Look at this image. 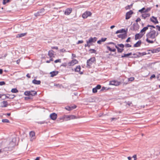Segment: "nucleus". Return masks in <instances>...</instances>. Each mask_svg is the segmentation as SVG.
<instances>
[{
	"label": "nucleus",
	"instance_id": "nucleus-4",
	"mask_svg": "<svg viewBox=\"0 0 160 160\" xmlns=\"http://www.w3.org/2000/svg\"><path fill=\"white\" fill-rule=\"evenodd\" d=\"M44 8H42L37 12L34 13V15L36 17L39 16H42L44 14Z\"/></svg>",
	"mask_w": 160,
	"mask_h": 160
},
{
	"label": "nucleus",
	"instance_id": "nucleus-61",
	"mask_svg": "<svg viewBox=\"0 0 160 160\" xmlns=\"http://www.w3.org/2000/svg\"><path fill=\"white\" fill-rule=\"evenodd\" d=\"M86 42H87V44H88V47H90V46H91V43H88V42L87 41H86Z\"/></svg>",
	"mask_w": 160,
	"mask_h": 160
},
{
	"label": "nucleus",
	"instance_id": "nucleus-48",
	"mask_svg": "<svg viewBox=\"0 0 160 160\" xmlns=\"http://www.w3.org/2000/svg\"><path fill=\"white\" fill-rule=\"evenodd\" d=\"M61 59H57L56 60H55V61H54V62L56 63H57V62H61Z\"/></svg>",
	"mask_w": 160,
	"mask_h": 160
},
{
	"label": "nucleus",
	"instance_id": "nucleus-51",
	"mask_svg": "<svg viewBox=\"0 0 160 160\" xmlns=\"http://www.w3.org/2000/svg\"><path fill=\"white\" fill-rule=\"evenodd\" d=\"M83 42V40H79L77 42V44H78L80 43H82Z\"/></svg>",
	"mask_w": 160,
	"mask_h": 160
},
{
	"label": "nucleus",
	"instance_id": "nucleus-44",
	"mask_svg": "<svg viewBox=\"0 0 160 160\" xmlns=\"http://www.w3.org/2000/svg\"><path fill=\"white\" fill-rule=\"evenodd\" d=\"M117 45L118 46L120 47V48H123L124 47V45L123 44H118Z\"/></svg>",
	"mask_w": 160,
	"mask_h": 160
},
{
	"label": "nucleus",
	"instance_id": "nucleus-56",
	"mask_svg": "<svg viewBox=\"0 0 160 160\" xmlns=\"http://www.w3.org/2000/svg\"><path fill=\"white\" fill-rule=\"evenodd\" d=\"M51 48L52 49H56V50H57L58 49V48L57 46L52 47H51Z\"/></svg>",
	"mask_w": 160,
	"mask_h": 160
},
{
	"label": "nucleus",
	"instance_id": "nucleus-55",
	"mask_svg": "<svg viewBox=\"0 0 160 160\" xmlns=\"http://www.w3.org/2000/svg\"><path fill=\"white\" fill-rule=\"evenodd\" d=\"M72 110L75 109L77 107V106L75 105H74L73 106H71Z\"/></svg>",
	"mask_w": 160,
	"mask_h": 160
},
{
	"label": "nucleus",
	"instance_id": "nucleus-13",
	"mask_svg": "<svg viewBox=\"0 0 160 160\" xmlns=\"http://www.w3.org/2000/svg\"><path fill=\"white\" fill-rule=\"evenodd\" d=\"M81 69L80 66V65L78 66L75 69V72H79L80 74H83V72L80 71Z\"/></svg>",
	"mask_w": 160,
	"mask_h": 160
},
{
	"label": "nucleus",
	"instance_id": "nucleus-37",
	"mask_svg": "<svg viewBox=\"0 0 160 160\" xmlns=\"http://www.w3.org/2000/svg\"><path fill=\"white\" fill-rule=\"evenodd\" d=\"M132 4H131L130 5H128L125 7V8L126 10L129 9L131 8V7L132 6Z\"/></svg>",
	"mask_w": 160,
	"mask_h": 160
},
{
	"label": "nucleus",
	"instance_id": "nucleus-3",
	"mask_svg": "<svg viewBox=\"0 0 160 160\" xmlns=\"http://www.w3.org/2000/svg\"><path fill=\"white\" fill-rule=\"evenodd\" d=\"M121 82L116 80H112L109 82V85L118 86L120 85Z\"/></svg>",
	"mask_w": 160,
	"mask_h": 160
},
{
	"label": "nucleus",
	"instance_id": "nucleus-5",
	"mask_svg": "<svg viewBox=\"0 0 160 160\" xmlns=\"http://www.w3.org/2000/svg\"><path fill=\"white\" fill-rule=\"evenodd\" d=\"M92 13L89 11H86L82 14V17L83 18H86L92 15Z\"/></svg>",
	"mask_w": 160,
	"mask_h": 160
},
{
	"label": "nucleus",
	"instance_id": "nucleus-49",
	"mask_svg": "<svg viewBox=\"0 0 160 160\" xmlns=\"http://www.w3.org/2000/svg\"><path fill=\"white\" fill-rule=\"evenodd\" d=\"M139 54H140V55H142V56L145 55H146L147 54V53L145 52H143L142 53L139 52Z\"/></svg>",
	"mask_w": 160,
	"mask_h": 160
},
{
	"label": "nucleus",
	"instance_id": "nucleus-12",
	"mask_svg": "<svg viewBox=\"0 0 160 160\" xmlns=\"http://www.w3.org/2000/svg\"><path fill=\"white\" fill-rule=\"evenodd\" d=\"M72 9L71 8H68L66 9L64 12V14L66 15H69L71 12Z\"/></svg>",
	"mask_w": 160,
	"mask_h": 160
},
{
	"label": "nucleus",
	"instance_id": "nucleus-33",
	"mask_svg": "<svg viewBox=\"0 0 160 160\" xmlns=\"http://www.w3.org/2000/svg\"><path fill=\"white\" fill-rule=\"evenodd\" d=\"M159 48L153 49L152 50V51H151L152 52V53L158 52H159Z\"/></svg>",
	"mask_w": 160,
	"mask_h": 160
},
{
	"label": "nucleus",
	"instance_id": "nucleus-2",
	"mask_svg": "<svg viewBox=\"0 0 160 160\" xmlns=\"http://www.w3.org/2000/svg\"><path fill=\"white\" fill-rule=\"evenodd\" d=\"M96 61V59L95 57L91 58L87 61L86 67L88 68H91V66Z\"/></svg>",
	"mask_w": 160,
	"mask_h": 160
},
{
	"label": "nucleus",
	"instance_id": "nucleus-18",
	"mask_svg": "<svg viewBox=\"0 0 160 160\" xmlns=\"http://www.w3.org/2000/svg\"><path fill=\"white\" fill-rule=\"evenodd\" d=\"M5 99L6 98H10V99H13L14 98L15 96L14 95H10V94H8L5 95Z\"/></svg>",
	"mask_w": 160,
	"mask_h": 160
},
{
	"label": "nucleus",
	"instance_id": "nucleus-15",
	"mask_svg": "<svg viewBox=\"0 0 160 160\" xmlns=\"http://www.w3.org/2000/svg\"><path fill=\"white\" fill-rule=\"evenodd\" d=\"M127 36V32L122 34H120L118 35V38H121L122 39L125 38Z\"/></svg>",
	"mask_w": 160,
	"mask_h": 160
},
{
	"label": "nucleus",
	"instance_id": "nucleus-29",
	"mask_svg": "<svg viewBox=\"0 0 160 160\" xmlns=\"http://www.w3.org/2000/svg\"><path fill=\"white\" fill-rule=\"evenodd\" d=\"M132 55V52H130L129 53H127V54H124L123 55H122L121 56V57L124 58V57H128V56H129L130 55Z\"/></svg>",
	"mask_w": 160,
	"mask_h": 160
},
{
	"label": "nucleus",
	"instance_id": "nucleus-17",
	"mask_svg": "<svg viewBox=\"0 0 160 160\" xmlns=\"http://www.w3.org/2000/svg\"><path fill=\"white\" fill-rule=\"evenodd\" d=\"M148 29V27L147 26L143 28L140 31V33H142L143 34V35H144L146 31Z\"/></svg>",
	"mask_w": 160,
	"mask_h": 160
},
{
	"label": "nucleus",
	"instance_id": "nucleus-21",
	"mask_svg": "<svg viewBox=\"0 0 160 160\" xmlns=\"http://www.w3.org/2000/svg\"><path fill=\"white\" fill-rule=\"evenodd\" d=\"M27 34V33H22L20 34H18L16 35V38H21L25 36Z\"/></svg>",
	"mask_w": 160,
	"mask_h": 160
},
{
	"label": "nucleus",
	"instance_id": "nucleus-40",
	"mask_svg": "<svg viewBox=\"0 0 160 160\" xmlns=\"http://www.w3.org/2000/svg\"><path fill=\"white\" fill-rule=\"evenodd\" d=\"M151 9V8L149 7L147 8L146 9H145V10L144 11V12H147L149 11H150Z\"/></svg>",
	"mask_w": 160,
	"mask_h": 160
},
{
	"label": "nucleus",
	"instance_id": "nucleus-31",
	"mask_svg": "<svg viewBox=\"0 0 160 160\" xmlns=\"http://www.w3.org/2000/svg\"><path fill=\"white\" fill-rule=\"evenodd\" d=\"M70 116L66 115L63 117V119L66 121L70 120Z\"/></svg>",
	"mask_w": 160,
	"mask_h": 160
},
{
	"label": "nucleus",
	"instance_id": "nucleus-26",
	"mask_svg": "<svg viewBox=\"0 0 160 160\" xmlns=\"http://www.w3.org/2000/svg\"><path fill=\"white\" fill-rule=\"evenodd\" d=\"M53 52V51L52 50L49 51L48 52V55L49 56V57L50 58H51L53 56V55H54Z\"/></svg>",
	"mask_w": 160,
	"mask_h": 160
},
{
	"label": "nucleus",
	"instance_id": "nucleus-8",
	"mask_svg": "<svg viewBox=\"0 0 160 160\" xmlns=\"http://www.w3.org/2000/svg\"><path fill=\"white\" fill-rule=\"evenodd\" d=\"M150 20L151 22H152L155 24H158V23L159 22L157 19V18L153 16H152Z\"/></svg>",
	"mask_w": 160,
	"mask_h": 160
},
{
	"label": "nucleus",
	"instance_id": "nucleus-1",
	"mask_svg": "<svg viewBox=\"0 0 160 160\" xmlns=\"http://www.w3.org/2000/svg\"><path fill=\"white\" fill-rule=\"evenodd\" d=\"M146 41L148 43H153L156 41L155 30H151L146 34Z\"/></svg>",
	"mask_w": 160,
	"mask_h": 160
},
{
	"label": "nucleus",
	"instance_id": "nucleus-46",
	"mask_svg": "<svg viewBox=\"0 0 160 160\" xmlns=\"http://www.w3.org/2000/svg\"><path fill=\"white\" fill-rule=\"evenodd\" d=\"M101 87V86L100 85H98L95 88H97V90L100 89Z\"/></svg>",
	"mask_w": 160,
	"mask_h": 160
},
{
	"label": "nucleus",
	"instance_id": "nucleus-30",
	"mask_svg": "<svg viewBox=\"0 0 160 160\" xmlns=\"http://www.w3.org/2000/svg\"><path fill=\"white\" fill-rule=\"evenodd\" d=\"M35 132L33 131H31L29 133L30 136L32 138L35 136Z\"/></svg>",
	"mask_w": 160,
	"mask_h": 160
},
{
	"label": "nucleus",
	"instance_id": "nucleus-57",
	"mask_svg": "<svg viewBox=\"0 0 160 160\" xmlns=\"http://www.w3.org/2000/svg\"><path fill=\"white\" fill-rule=\"evenodd\" d=\"M156 27L157 28V29H158V31H160V26L157 25L156 26Z\"/></svg>",
	"mask_w": 160,
	"mask_h": 160
},
{
	"label": "nucleus",
	"instance_id": "nucleus-43",
	"mask_svg": "<svg viewBox=\"0 0 160 160\" xmlns=\"http://www.w3.org/2000/svg\"><path fill=\"white\" fill-rule=\"evenodd\" d=\"M54 86H55L58 88H60L61 87V86H62L61 85H60L59 84H54Z\"/></svg>",
	"mask_w": 160,
	"mask_h": 160
},
{
	"label": "nucleus",
	"instance_id": "nucleus-42",
	"mask_svg": "<svg viewBox=\"0 0 160 160\" xmlns=\"http://www.w3.org/2000/svg\"><path fill=\"white\" fill-rule=\"evenodd\" d=\"M65 108L68 110V111H70V110H72V109H71V106H67V107H65Z\"/></svg>",
	"mask_w": 160,
	"mask_h": 160
},
{
	"label": "nucleus",
	"instance_id": "nucleus-32",
	"mask_svg": "<svg viewBox=\"0 0 160 160\" xmlns=\"http://www.w3.org/2000/svg\"><path fill=\"white\" fill-rule=\"evenodd\" d=\"M24 94L27 96H30V91H26L24 92Z\"/></svg>",
	"mask_w": 160,
	"mask_h": 160
},
{
	"label": "nucleus",
	"instance_id": "nucleus-63",
	"mask_svg": "<svg viewBox=\"0 0 160 160\" xmlns=\"http://www.w3.org/2000/svg\"><path fill=\"white\" fill-rule=\"evenodd\" d=\"M44 123H45V121H44L39 122H38V123L40 124H44Z\"/></svg>",
	"mask_w": 160,
	"mask_h": 160
},
{
	"label": "nucleus",
	"instance_id": "nucleus-16",
	"mask_svg": "<svg viewBox=\"0 0 160 160\" xmlns=\"http://www.w3.org/2000/svg\"><path fill=\"white\" fill-rule=\"evenodd\" d=\"M8 103L7 101H4L1 102V107H6L8 106Z\"/></svg>",
	"mask_w": 160,
	"mask_h": 160
},
{
	"label": "nucleus",
	"instance_id": "nucleus-28",
	"mask_svg": "<svg viewBox=\"0 0 160 160\" xmlns=\"http://www.w3.org/2000/svg\"><path fill=\"white\" fill-rule=\"evenodd\" d=\"M107 48L108 49L109 51H110L111 52H115L116 51V49H115V48L112 49L111 48H110V47H109L108 46H107Z\"/></svg>",
	"mask_w": 160,
	"mask_h": 160
},
{
	"label": "nucleus",
	"instance_id": "nucleus-58",
	"mask_svg": "<svg viewBox=\"0 0 160 160\" xmlns=\"http://www.w3.org/2000/svg\"><path fill=\"white\" fill-rule=\"evenodd\" d=\"M147 26H148V27H151L152 28H155V27L154 26H153V25H147Z\"/></svg>",
	"mask_w": 160,
	"mask_h": 160
},
{
	"label": "nucleus",
	"instance_id": "nucleus-35",
	"mask_svg": "<svg viewBox=\"0 0 160 160\" xmlns=\"http://www.w3.org/2000/svg\"><path fill=\"white\" fill-rule=\"evenodd\" d=\"M89 51L90 52L92 53H96V51L93 49H89Z\"/></svg>",
	"mask_w": 160,
	"mask_h": 160
},
{
	"label": "nucleus",
	"instance_id": "nucleus-50",
	"mask_svg": "<svg viewBox=\"0 0 160 160\" xmlns=\"http://www.w3.org/2000/svg\"><path fill=\"white\" fill-rule=\"evenodd\" d=\"M5 84V82L4 81L0 82V86H2Z\"/></svg>",
	"mask_w": 160,
	"mask_h": 160
},
{
	"label": "nucleus",
	"instance_id": "nucleus-25",
	"mask_svg": "<svg viewBox=\"0 0 160 160\" xmlns=\"http://www.w3.org/2000/svg\"><path fill=\"white\" fill-rule=\"evenodd\" d=\"M115 47L117 49L118 52L121 53L122 52L123 50V49H121L119 48L117 45H115Z\"/></svg>",
	"mask_w": 160,
	"mask_h": 160
},
{
	"label": "nucleus",
	"instance_id": "nucleus-6",
	"mask_svg": "<svg viewBox=\"0 0 160 160\" xmlns=\"http://www.w3.org/2000/svg\"><path fill=\"white\" fill-rule=\"evenodd\" d=\"M133 12L132 10H130L127 12L126 14V19L127 20L129 19L131 17L132 15L133 14Z\"/></svg>",
	"mask_w": 160,
	"mask_h": 160
},
{
	"label": "nucleus",
	"instance_id": "nucleus-11",
	"mask_svg": "<svg viewBox=\"0 0 160 160\" xmlns=\"http://www.w3.org/2000/svg\"><path fill=\"white\" fill-rule=\"evenodd\" d=\"M143 36L142 33H139L136 34L135 35V39L136 40L141 38Z\"/></svg>",
	"mask_w": 160,
	"mask_h": 160
},
{
	"label": "nucleus",
	"instance_id": "nucleus-59",
	"mask_svg": "<svg viewBox=\"0 0 160 160\" xmlns=\"http://www.w3.org/2000/svg\"><path fill=\"white\" fill-rule=\"evenodd\" d=\"M53 61V59L52 58H50L49 60L47 61L46 62L47 63H49L50 61Z\"/></svg>",
	"mask_w": 160,
	"mask_h": 160
},
{
	"label": "nucleus",
	"instance_id": "nucleus-24",
	"mask_svg": "<svg viewBox=\"0 0 160 160\" xmlns=\"http://www.w3.org/2000/svg\"><path fill=\"white\" fill-rule=\"evenodd\" d=\"M32 82L35 84L39 85L40 84L41 81L40 80H37L34 79L32 80Z\"/></svg>",
	"mask_w": 160,
	"mask_h": 160
},
{
	"label": "nucleus",
	"instance_id": "nucleus-52",
	"mask_svg": "<svg viewBox=\"0 0 160 160\" xmlns=\"http://www.w3.org/2000/svg\"><path fill=\"white\" fill-rule=\"evenodd\" d=\"M125 46L127 48H129L131 47V45L129 44H125Z\"/></svg>",
	"mask_w": 160,
	"mask_h": 160
},
{
	"label": "nucleus",
	"instance_id": "nucleus-20",
	"mask_svg": "<svg viewBox=\"0 0 160 160\" xmlns=\"http://www.w3.org/2000/svg\"><path fill=\"white\" fill-rule=\"evenodd\" d=\"M58 72L57 71H53L50 72V74L51 75V77H53L54 76L57 75Z\"/></svg>",
	"mask_w": 160,
	"mask_h": 160
},
{
	"label": "nucleus",
	"instance_id": "nucleus-23",
	"mask_svg": "<svg viewBox=\"0 0 160 160\" xmlns=\"http://www.w3.org/2000/svg\"><path fill=\"white\" fill-rule=\"evenodd\" d=\"M126 32V31L124 29H120L119 30H117L116 32V33L118 34V33H125Z\"/></svg>",
	"mask_w": 160,
	"mask_h": 160
},
{
	"label": "nucleus",
	"instance_id": "nucleus-34",
	"mask_svg": "<svg viewBox=\"0 0 160 160\" xmlns=\"http://www.w3.org/2000/svg\"><path fill=\"white\" fill-rule=\"evenodd\" d=\"M11 92L13 93H17L18 92V90L15 88H12L11 91Z\"/></svg>",
	"mask_w": 160,
	"mask_h": 160
},
{
	"label": "nucleus",
	"instance_id": "nucleus-14",
	"mask_svg": "<svg viewBox=\"0 0 160 160\" xmlns=\"http://www.w3.org/2000/svg\"><path fill=\"white\" fill-rule=\"evenodd\" d=\"M57 114L55 113H52L50 115L51 118L53 120H55L57 118Z\"/></svg>",
	"mask_w": 160,
	"mask_h": 160
},
{
	"label": "nucleus",
	"instance_id": "nucleus-60",
	"mask_svg": "<svg viewBox=\"0 0 160 160\" xmlns=\"http://www.w3.org/2000/svg\"><path fill=\"white\" fill-rule=\"evenodd\" d=\"M155 78V75L153 74L151 75L150 78L151 79H152V78Z\"/></svg>",
	"mask_w": 160,
	"mask_h": 160
},
{
	"label": "nucleus",
	"instance_id": "nucleus-41",
	"mask_svg": "<svg viewBox=\"0 0 160 160\" xmlns=\"http://www.w3.org/2000/svg\"><path fill=\"white\" fill-rule=\"evenodd\" d=\"M97 88L95 87L94 88H93V89H92V92L93 93H96L97 92Z\"/></svg>",
	"mask_w": 160,
	"mask_h": 160
},
{
	"label": "nucleus",
	"instance_id": "nucleus-53",
	"mask_svg": "<svg viewBox=\"0 0 160 160\" xmlns=\"http://www.w3.org/2000/svg\"><path fill=\"white\" fill-rule=\"evenodd\" d=\"M106 39H107L106 38H102L100 39V40H101L102 42H105V41H106Z\"/></svg>",
	"mask_w": 160,
	"mask_h": 160
},
{
	"label": "nucleus",
	"instance_id": "nucleus-47",
	"mask_svg": "<svg viewBox=\"0 0 160 160\" xmlns=\"http://www.w3.org/2000/svg\"><path fill=\"white\" fill-rule=\"evenodd\" d=\"M134 79V78L133 77H131L128 78V81H132Z\"/></svg>",
	"mask_w": 160,
	"mask_h": 160
},
{
	"label": "nucleus",
	"instance_id": "nucleus-7",
	"mask_svg": "<svg viewBox=\"0 0 160 160\" xmlns=\"http://www.w3.org/2000/svg\"><path fill=\"white\" fill-rule=\"evenodd\" d=\"M139 27V26L138 23H134L132 27V28L131 29L133 31H136L138 29Z\"/></svg>",
	"mask_w": 160,
	"mask_h": 160
},
{
	"label": "nucleus",
	"instance_id": "nucleus-38",
	"mask_svg": "<svg viewBox=\"0 0 160 160\" xmlns=\"http://www.w3.org/2000/svg\"><path fill=\"white\" fill-rule=\"evenodd\" d=\"M2 122H3L7 123H9L10 122L7 119H3L2 120Z\"/></svg>",
	"mask_w": 160,
	"mask_h": 160
},
{
	"label": "nucleus",
	"instance_id": "nucleus-9",
	"mask_svg": "<svg viewBox=\"0 0 160 160\" xmlns=\"http://www.w3.org/2000/svg\"><path fill=\"white\" fill-rule=\"evenodd\" d=\"M97 40V38L96 37H90L88 40L87 41L88 43H91L95 42Z\"/></svg>",
	"mask_w": 160,
	"mask_h": 160
},
{
	"label": "nucleus",
	"instance_id": "nucleus-64",
	"mask_svg": "<svg viewBox=\"0 0 160 160\" xmlns=\"http://www.w3.org/2000/svg\"><path fill=\"white\" fill-rule=\"evenodd\" d=\"M132 158H134V160H136L137 159V156L136 155H134L133 157H132Z\"/></svg>",
	"mask_w": 160,
	"mask_h": 160
},
{
	"label": "nucleus",
	"instance_id": "nucleus-36",
	"mask_svg": "<svg viewBox=\"0 0 160 160\" xmlns=\"http://www.w3.org/2000/svg\"><path fill=\"white\" fill-rule=\"evenodd\" d=\"M145 10V8H143L139 10V12L141 13H145L144 11Z\"/></svg>",
	"mask_w": 160,
	"mask_h": 160
},
{
	"label": "nucleus",
	"instance_id": "nucleus-54",
	"mask_svg": "<svg viewBox=\"0 0 160 160\" xmlns=\"http://www.w3.org/2000/svg\"><path fill=\"white\" fill-rule=\"evenodd\" d=\"M70 119L75 118V116L74 115H71L70 116Z\"/></svg>",
	"mask_w": 160,
	"mask_h": 160
},
{
	"label": "nucleus",
	"instance_id": "nucleus-39",
	"mask_svg": "<svg viewBox=\"0 0 160 160\" xmlns=\"http://www.w3.org/2000/svg\"><path fill=\"white\" fill-rule=\"evenodd\" d=\"M10 0H3V4L5 5L8 2H10Z\"/></svg>",
	"mask_w": 160,
	"mask_h": 160
},
{
	"label": "nucleus",
	"instance_id": "nucleus-27",
	"mask_svg": "<svg viewBox=\"0 0 160 160\" xmlns=\"http://www.w3.org/2000/svg\"><path fill=\"white\" fill-rule=\"evenodd\" d=\"M30 96H34L37 93V92L34 91H32L31 90V91H30Z\"/></svg>",
	"mask_w": 160,
	"mask_h": 160
},
{
	"label": "nucleus",
	"instance_id": "nucleus-45",
	"mask_svg": "<svg viewBox=\"0 0 160 160\" xmlns=\"http://www.w3.org/2000/svg\"><path fill=\"white\" fill-rule=\"evenodd\" d=\"M109 88H107L106 89V88L104 87H102L101 89V91H104V90H108Z\"/></svg>",
	"mask_w": 160,
	"mask_h": 160
},
{
	"label": "nucleus",
	"instance_id": "nucleus-22",
	"mask_svg": "<svg viewBox=\"0 0 160 160\" xmlns=\"http://www.w3.org/2000/svg\"><path fill=\"white\" fill-rule=\"evenodd\" d=\"M150 15V13H143L142 15V17L144 19H145L149 17Z\"/></svg>",
	"mask_w": 160,
	"mask_h": 160
},
{
	"label": "nucleus",
	"instance_id": "nucleus-62",
	"mask_svg": "<svg viewBox=\"0 0 160 160\" xmlns=\"http://www.w3.org/2000/svg\"><path fill=\"white\" fill-rule=\"evenodd\" d=\"M140 20L141 19L139 18H138L136 20V22H137L136 23H137L138 22L140 21Z\"/></svg>",
	"mask_w": 160,
	"mask_h": 160
},
{
	"label": "nucleus",
	"instance_id": "nucleus-10",
	"mask_svg": "<svg viewBox=\"0 0 160 160\" xmlns=\"http://www.w3.org/2000/svg\"><path fill=\"white\" fill-rule=\"evenodd\" d=\"M78 63V61L76 59L72 60L71 62L68 63V65L69 66H73Z\"/></svg>",
	"mask_w": 160,
	"mask_h": 160
},
{
	"label": "nucleus",
	"instance_id": "nucleus-19",
	"mask_svg": "<svg viewBox=\"0 0 160 160\" xmlns=\"http://www.w3.org/2000/svg\"><path fill=\"white\" fill-rule=\"evenodd\" d=\"M142 43L141 40H139L135 44H134L133 47H140Z\"/></svg>",
	"mask_w": 160,
	"mask_h": 160
}]
</instances>
